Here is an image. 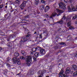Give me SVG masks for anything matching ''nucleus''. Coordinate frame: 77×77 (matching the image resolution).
Here are the masks:
<instances>
[{
	"instance_id": "1",
	"label": "nucleus",
	"mask_w": 77,
	"mask_h": 77,
	"mask_svg": "<svg viewBox=\"0 0 77 77\" xmlns=\"http://www.w3.org/2000/svg\"><path fill=\"white\" fill-rule=\"evenodd\" d=\"M61 1L63 2L64 4L62 2L60 3L59 4V7L61 9L64 10L66 9V7H65L66 4H65L68 3V0H61Z\"/></svg>"
},
{
	"instance_id": "2",
	"label": "nucleus",
	"mask_w": 77,
	"mask_h": 77,
	"mask_svg": "<svg viewBox=\"0 0 77 77\" xmlns=\"http://www.w3.org/2000/svg\"><path fill=\"white\" fill-rule=\"evenodd\" d=\"M30 56H31L26 57L25 60H26L27 62H32V57L34 56V53L33 52H31L30 53Z\"/></svg>"
},
{
	"instance_id": "3",
	"label": "nucleus",
	"mask_w": 77,
	"mask_h": 77,
	"mask_svg": "<svg viewBox=\"0 0 77 77\" xmlns=\"http://www.w3.org/2000/svg\"><path fill=\"white\" fill-rule=\"evenodd\" d=\"M14 63H17V65H20L21 62L20 60V59L17 57H14L12 59Z\"/></svg>"
},
{
	"instance_id": "4",
	"label": "nucleus",
	"mask_w": 77,
	"mask_h": 77,
	"mask_svg": "<svg viewBox=\"0 0 77 77\" xmlns=\"http://www.w3.org/2000/svg\"><path fill=\"white\" fill-rule=\"evenodd\" d=\"M71 70L69 67L66 68V71H65V75H63V77H68V74L70 72Z\"/></svg>"
},
{
	"instance_id": "5",
	"label": "nucleus",
	"mask_w": 77,
	"mask_h": 77,
	"mask_svg": "<svg viewBox=\"0 0 77 77\" xmlns=\"http://www.w3.org/2000/svg\"><path fill=\"white\" fill-rule=\"evenodd\" d=\"M27 1H23L20 7V8H21V10H23L24 8L26 6V3H27Z\"/></svg>"
},
{
	"instance_id": "6",
	"label": "nucleus",
	"mask_w": 77,
	"mask_h": 77,
	"mask_svg": "<svg viewBox=\"0 0 77 77\" xmlns=\"http://www.w3.org/2000/svg\"><path fill=\"white\" fill-rule=\"evenodd\" d=\"M56 15H57V13L55 12L52 13V14L51 15V16L49 17V18L50 19H51H51H53V17H56Z\"/></svg>"
},
{
	"instance_id": "7",
	"label": "nucleus",
	"mask_w": 77,
	"mask_h": 77,
	"mask_svg": "<svg viewBox=\"0 0 77 77\" xmlns=\"http://www.w3.org/2000/svg\"><path fill=\"white\" fill-rule=\"evenodd\" d=\"M40 54L42 56L45 55V51L44 49H42L40 51Z\"/></svg>"
},
{
	"instance_id": "8",
	"label": "nucleus",
	"mask_w": 77,
	"mask_h": 77,
	"mask_svg": "<svg viewBox=\"0 0 77 77\" xmlns=\"http://www.w3.org/2000/svg\"><path fill=\"white\" fill-rule=\"evenodd\" d=\"M65 18H66V17L65 16H63V17L62 18V19L59 21L57 22V23L60 24H63V20H64Z\"/></svg>"
},
{
	"instance_id": "9",
	"label": "nucleus",
	"mask_w": 77,
	"mask_h": 77,
	"mask_svg": "<svg viewBox=\"0 0 77 77\" xmlns=\"http://www.w3.org/2000/svg\"><path fill=\"white\" fill-rule=\"evenodd\" d=\"M66 22H67V25L68 27H69V26H70V25H71V21H70L69 19V18H67L66 19Z\"/></svg>"
},
{
	"instance_id": "10",
	"label": "nucleus",
	"mask_w": 77,
	"mask_h": 77,
	"mask_svg": "<svg viewBox=\"0 0 77 77\" xmlns=\"http://www.w3.org/2000/svg\"><path fill=\"white\" fill-rule=\"evenodd\" d=\"M38 48H39V49H41V47L38 46L37 47H36L35 48H33L32 49V51H33V52H35L36 51V50H38Z\"/></svg>"
},
{
	"instance_id": "11",
	"label": "nucleus",
	"mask_w": 77,
	"mask_h": 77,
	"mask_svg": "<svg viewBox=\"0 0 77 77\" xmlns=\"http://www.w3.org/2000/svg\"><path fill=\"white\" fill-rule=\"evenodd\" d=\"M49 9H50V7L48 6H47L45 7L44 9L45 11L46 12L48 11Z\"/></svg>"
},
{
	"instance_id": "12",
	"label": "nucleus",
	"mask_w": 77,
	"mask_h": 77,
	"mask_svg": "<svg viewBox=\"0 0 77 77\" xmlns=\"http://www.w3.org/2000/svg\"><path fill=\"white\" fill-rule=\"evenodd\" d=\"M72 68L74 71H76L77 69V66L76 65H73Z\"/></svg>"
},
{
	"instance_id": "13",
	"label": "nucleus",
	"mask_w": 77,
	"mask_h": 77,
	"mask_svg": "<svg viewBox=\"0 0 77 77\" xmlns=\"http://www.w3.org/2000/svg\"><path fill=\"white\" fill-rule=\"evenodd\" d=\"M43 33L46 36H47L48 35V32L46 30H43Z\"/></svg>"
},
{
	"instance_id": "14",
	"label": "nucleus",
	"mask_w": 77,
	"mask_h": 77,
	"mask_svg": "<svg viewBox=\"0 0 77 77\" xmlns=\"http://www.w3.org/2000/svg\"><path fill=\"white\" fill-rule=\"evenodd\" d=\"M20 55V54L18 52H16L14 53V56L15 57H18Z\"/></svg>"
},
{
	"instance_id": "15",
	"label": "nucleus",
	"mask_w": 77,
	"mask_h": 77,
	"mask_svg": "<svg viewBox=\"0 0 77 77\" xmlns=\"http://www.w3.org/2000/svg\"><path fill=\"white\" fill-rule=\"evenodd\" d=\"M57 11L58 12L60 13V14H62V13L63 12V11L60 10H59L57 9Z\"/></svg>"
},
{
	"instance_id": "16",
	"label": "nucleus",
	"mask_w": 77,
	"mask_h": 77,
	"mask_svg": "<svg viewBox=\"0 0 77 77\" xmlns=\"http://www.w3.org/2000/svg\"><path fill=\"white\" fill-rule=\"evenodd\" d=\"M45 8V6H44V5H43L40 7V8L41 10H44V9Z\"/></svg>"
},
{
	"instance_id": "17",
	"label": "nucleus",
	"mask_w": 77,
	"mask_h": 77,
	"mask_svg": "<svg viewBox=\"0 0 77 77\" xmlns=\"http://www.w3.org/2000/svg\"><path fill=\"white\" fill-rule=\"evenodd\" d=\"M39 3V0H35V4L36 5H38Z\"/></svg>"
},
{
	"instance_id": "18",
	"label": "nucleus",
	"mask_w": 77,
	"mask_h": 77,
	"mask_svg": "<svg viewBox=\"0 0 77 77\" xmlns=\"http://www.w3.org/2000/svg\"><path fill=\"white\" fill-rule=\"evenodd\" d=\"M75 19L76 20H77V15H75L72 17V20H75Z\"/></svg>"
},
{
	"instance_id": "19",
	"label": "nucleus",
	"mask_w": 77,
	"mask_h": 77,
	"mask_svg": "<svg viewBox=\"0 0 77 77\" xmlns=\"http://www.w3.org/2000/svg\"><path fill=\"white\" fill-rule=\"evenodd\" d=\"M21 53L24 56H26V54H27L25 52V51H22Z\"/></svg>"
},
{
	"instance_id": "20",
	"label": "nucleus",
	"mask_w": 77,
	"mask_h": 77,
	"mask_svg": "<svg viewBox=\"0 0 77 77\" xmlns=\"http://www.w3.org/2000/svg\"><path fill=\"white\" fill-rule=\"evenodd\" d=\"M71 37L69 35L67 38V40L68 41H70V40H71Z\"/></svg>"
},
{
	"instance_id": "21",
	"label": "nucleus",
	"mask_w": 77,
	"mask_h": 77,
	"mask_svg": "<svg viewBox=\"0 0 77 77\" xmlns=\"http://www.w3.org/2000/svg\"><path fill=\"white\" fill-rule=\"evenodd\" d=\"M39 52H36L35 54L34 55L36 57H37L38 56H39Z\"/></svg>"
},
{
	"instance_id": "22",
	"label": "nucleus",
	"mask_w": 77,
	"mask_h": 77,
	"mask_svg": "<svg viewBox=\"0 0 77 77\" xmlns=\"http://www.w3.org/2000/svg\"><path fill=\"white\" fill-rule=\"evenodd\" d=\"M10 71H14L15 70H16V69L14 67L13 68H11L10 69Z\"/></svg>"
},
{
	"instance_id": "23",
	"label": "nucleus",
	"mask_w": 77,
	"mask_h": 77,
	"mask_svg": "<svg viewBox=\"0 0 77 77\" xmlns=\"http://www.w3.org/2000/svg\"><path fill=\"white\" fill-rule=\"evenodd\" d=\"M4 7V4H2L1 5H0V10H2V9Z\"/></svg>"
},
{
	"instance_id": "24",
	"label": "nucleus",
	"mask_w": 77,
	"mask_h": 77,
	"mask_svg": "<svg viewBox=\"0 0 77 77\" xmlns=\"http://www.w3.org/2000/svg\"><path fill=\"white\" fill-rule=\"evenodd\" d=\"M46 72V70H43L42 71V75L43 74H44V73H45V72Z\"/></svg>"
},
{
	"instance_id": "25",
	"label": "nucleus",
	"mask_w": 77,
	"mask_h": 77,
	"mask_svg": "<svg viewBox=\"0 0 77 77\" xmlns=\"http://www.w3.org/2000/svg\"><path fill=\"white\" fill-rule=\"evenodd\" d=\"M23 42H26V41H27V38L24 37H23Z\"/></svg>"
},
{
	"instance_id": "26",
	"label": "nucleus",
	"mask_w": 77,
	"mask_h": 77,
	"mask_svg": "<svg viewBox=\"0 0 77 77\" xmlns=\"http://www.w3.org/2000/svg\"><path fill=\"white\" fill-rule=\"evenodd\" d=\"M63 72H64L63 70L62 69H61L59 74V75H62V74Z\"/></svg>"
},
{
	"instance_id": "27",
	"label": "nucleus",
	"mask_w": 77,
	"mask_h": 77,
	"mask_svg": "<svg viewBox=\"0 0 77 77\" xmlns=\"http://www.w3.org/2000/svg\"><path fill=\"white\" fill-rule=\"evenodd\" d=\"M60 45H64V46H65V45H66V44H65V43L63 42H62L60 43Z\"/></svg>"
},
{
	"instance_id": "28",
	"label": "nucleus",
	"mask_w": 77,
	"mask_h": 77,
	"mask_svg": "<svg viewBox=\"0 0 77 77\" xmlns=\"http://www.w3.org/2000/svg\"><path fill=\"white\" fill-rule=\"evenodd\" d=\"M8 46L9 47H11V46H12V44H11V43H8Z\"/></svg>"
},
{
	"instance_id": "29",
	"label": "nucleus",
	"mask_w": 77,
	"mask_h": 77,
	"mask_svg": "<svg viewBox=\"0 0 77 77\" xmlns=\"http://www.w3.org/2000/svg\"><path fill=\"white\" fill-rule=\"evenodd\" d=\"M7 61L8 62H9L10 60H11V58L10 57H8L7 59Z\"/></svg>"
},
{
	"instance_id": "30",
	"label": "nucleus",
	"mask_w": 77,
	"mask_h": 77,
	"mask_svg": "<svg viewBox=\"0 0 77 77\" xmlns=\"http://www.w3.org/2000/svg\"><path fill=\"white\" fill-rule=\"evenodd\" d=\"M41 3H43L44 4H45V1L44 0H41Z\"/></svg>"
},
{
	"instance_id": "31",
	"label": "nucleus",
	"mask_w": 77,
	"mask_h": 77,
	"mask_svg": "<svg viewBox=\"0 0 77 77\" xmlns=\"http://www.w3.org/2000/svg\"><path fill=\"white\" fill-rule=\"evenodd\" d=\"M20 0H17L15 1V3H20Z\"/></svg>"
},
{
	"instance_id": "32",
	"label": "nucleus",
	"mask_w": 77,
	"mask_h": 77,
	"mask_svg": "<svg viewBox=\"0 0 77 77\" xmlns=\"http://www.w3.org/2000/svg\"><path fill=\"white\" fill-rule=\"evenodd\" d=\"M58 32H60V33H61V32H62L63 31L61 29H60L59 30H58Z\"/></svg>"
},
{
	"instance_id": "33",
	"label": "nucleus",
	"mask_w": 77,
	"mask_h": 77,
	"mask_svg": "<svg viewBox=\"0 0 77 77\" xmlns=\"http://www.w3.org/2000/svg\"><path fill=\"white\" fill-rule=\"evenodd\" d=\"M16 11H17V9H15V10H12L11 11V12H14V14L15 13V12H16Z\"/></svg>"
},
{
	"instance_id": "34",
	"label": "nucleus",
	"mask_w": 77,
	"mask_h": 77,
	"mask_svg": "<svg viewBox=\"0 0 77 77\" xmlns=\"http://www.w3.org/2000/svg\"><path fill=\"white\" fill-rule=\"evenodd\" d=\"M20 59H23V60H24V59H25V58L23 56L20 57Z\"/></svg>"
},
{
	"instance_id": "35",
	"label": "nucleus",
	"mask_w": 77,
	"mask_h": 77,
	"mask_svg": "<svg viewBox=\"0 0 77 77\" xmlns=\"http://www.w3.org/2000/svg\"><path fill=\"white\" fill-rule=\"evenodd\" d=\"M74 27L72 26H70L69 27V29H70V30H72V29H74Z\"/></svg>"
},
{
	"instance_id": "36",
	"label": "nucleus",
	"mask_w": 77,
	"mask_h": 77,
	"mask_svg": "<svg viewBox=\"0 0 77 77\" xmlns=\"http://www.w3.org/2000/svg\"><path fill=\"white\" fill-rule=\"evenodd\" d=\"M20 42H24V39L23 38V37L21 38V39Z\"/></svg>"
},
{
	"instance_id": "37",
	"label": "nucleus",
	"mask_w": 77,
	"mask_h": 77,
	"mask_svg": "<svg viewBox=\"0 0 77 77\" xmlns=\"http://www.w3.org/2000/svg\"><path fill=\"white\" fill-rule=\"evenodd\" d=\"M4 72L5 73V74H6V73H7V72H8V70H7V69H5L4 70Z\"/></svg>"
},
{
	"instance_id": "38",
	"label": "nucleus",
	"mask_w": 77,
	"mask_h": 77,
	"mask_svg": "<svg viewBox=\"0 0 77 77\" xmlns=\"http://www.w3.org/2000/svg\"><path fill=\"white\" fill-rule=\"evenodd\" d=\"M30 34H28L26 36V38H29V37L30 36Z\"/></svg>"
},
{
	"instance_id": "39",
	"label": "nucleus",
	"mask_w": 77,
	"mask_h": 77,
	"mask_svg": "<svg viewBox=\"0 0 77 77\" xmlns=\"http://www.w3.org/2000/svg\"><path fill=\"white\" fill-rule=\"evenodd\" d=\"M14 37V36L13 35H12L10 36V38H13Z\"/></svg>"
},
{
	"instance_id": "40",
	"label": "nucleus",
	"mask_w": 77,
	"mask_h": 77,
	"mask_svg": "<svg viewBox=\"0 0 77 77\" xmlns=\"http://www.w3.org/2000/svg\"><path fill=\"white\" fill-rule=\"evenodd\" d=\"M33 59L34 60H35V61H36V58L35 57H33Z\"/></svg>"
},
{
	"instance_id": "41",
	"label": "nucleus",
	"mask_w": 77,
	"mask_h": 77,
	"mask_svg": "<svg viewBox=\"0 0 77 77\" xmlns=\"http://www.w3.org/2000/svg\"><path fill=\"white\" fill-rule=\"evenodd\" d=\"M7 66H8V67H10V66H11V65H10V64L8 63L7 64Z\"/></svg>"
},
{
	"instance_id": "42",
	"label": "nucleus",
	"mask_w": 77,
	"mask_h": 77,
	"mask_svg": "<svg viewBox=\"0 0 77 77\" xmlns=\"http://www.w3.org/2000/svg\"><path fill=\"white\" fill-rule=\"evenodd\" d=\"M29 16L28 15L26 16V17H25V18H29Z\"/></svg>"
},
{
	"instance_id": "43",
	"label": "nucleus",
	"mask_w": 77,
	"mask_h": 77,
	"mask_svg": "<svg viewBox=\"0 0 77 77\" xmlns=\"http://www.w3.org/2000/svg\"><path fill=\"white\" fill-rule=\"evenodd\" d=\"M58 48V47H57V46H55V50H57V49Z\"/></svg>"
},
{
	"instance_id": "44",
	"label": "nucleus",
	"mask_w": 77,
	"mask_h": 77,
	"mask_svg": "<svg viewBox=\"0 0 77 77\" xmlns=\"http://www.w3.org/2000/svg\"><path fill=\"white\" fill-rule=\"evenodd\" d=\"M2 48L0 47V52H1L2 51Z\"/></svg>"
},
{
	"instance_id": "45",
	"label": "nucleus",
	"mask_w": 77,
	"mask_h": 77,
	"mask_svg": "<svg viewBox=\"0 0 77 77\" xmlns=\"http://www.w3.org/2000/svg\"><path fill=\"white\" fill-rule=\"evenodd\" d=\"M40 38H42V36H41V35H40Z\"/></svg>"
},
{
	"instance_id": "46",
	"label": "nucleus",
	"mask_w": 77,
	"mask_h": 77,
	"mask_svg": "<svg viewBox=\"0 0 77 77\" xmlns=\"http://www.w3.org/2000/svg\"><path fill=\"white\" fill-rule=\"evenodd\" d=\"M49 2H53V1H52V0H49Z\"/></svg>"
},
{
	"instance_id": "47",
	"label": "nucleus",
	"mask_w": 77,
	"mask_h": 77,
	"mask_svg": "<svg viewBox=\"0 0 77 77\" xmlns=\"http://www.w3.org/2000/svg\"><path fill=\"white\" fill-rule=\"evenodd\" d=\"M70 2H73V1H74V0H69Z\"/></svg>"
},
{
	"instance_id": "48",
	"label": "nucleus",
	"mask_w": 77,
	"mask_h": 77,
	"mask_svg": "<svg viewBox=\"0 0 77 77\" xmlns=\"http://www.w3.org/2000/svg\"><path fill=\"white\" fill-rule=\"evenodd\" d=\"M59 15H60V14H58L57 15V16H59Z\"/></svg>"
},
{
	"instance_id": "49",
	"label": "nucleus",
	"mask_w": 77,
	"mask_h": 77,
	"mask_svg": "<svg viewBox=\"0 0 77 77\" xmlns=\"http://www.w3.org/2000/svg\"><path fill=\"white\" fill-rule=\"evenodd\" d=\"M75 23L76 24H77V21L75 22Z\"/></svg>"
},
{
	"instance_id": "50",
	"label": "nucleus",
	"mask_w": 77,
	"mask_h": 77,
	"mask_svg": "<svg viewBox=\"0 0 77 77\" xmlns=\"http://www.w3.org/2000/svg\"><path fill=\"white\" fill-rule=\"evenodd\" d=\"M2 3V0H0V4Z\"/></svg>"
},
{
	"instance_id": "51",
	"label": "nucleus",
	"mask_w": 77,
	"mask_h": 77,
	"mask_svg": "<svg viewBox=\"0 0 77 77\" xmlns=\"http://www.w3.org/2000/svg\"><path fill=\"white\" fill-rule=\"evenodd\" d=\"M36 32H34V34H36Z\"/></svg>"
},
{
	"instance_id": "52",
	"label": "nucleus",
	"mask_w": 77,
	"mask_h": 77,
	"mask_svg": "<svg viewBox=\"0 0 77 77\" xmlns=\"http://www.w3.org/2000/svg\"><path fill=\"white\" fill-rule=\"evenodd\" d=\"M7 7H8V6H5V8H7Z\"/></svg>"
},
{
	"instance_id": "53",
	"label": "nucleus",
	"mask_w": 77,
	"mask_h": 77,
	"mask_svg": "<svg viewBox=\"0 0 77 77\" xmlns=\"http://www.w3.org/2000/svg\"><path fill=\"white\" fill-rule=\"evenodd\" d=\"M77 39V37L75 38V39Z\"/></svg>"
},
{
	"instance_id": "54",
	"label": "nucleus",
	"mask_w": 77,
	"mask_h": 77,
	"mask_svg": "<svg viewBox=\"0 0 77 77\" xmlns=\"http://www.w3.org/2000/svg\"><path fill=\"white\" fill-rule=\"evenodd\" d=\"M38 77H42V76H41V75H40L38 76Z\"/></svg>"
},
{
	"instance_id": "55",
	"label": "nucleus",
	"mask_w": 77,
	"mask_h": 77,
	"mask_svg": "<svg viewBox=\"0 0 77 77\" xmlns=\"http://www.w3.org/2000/svg\"><path fill=\"white\" fill-rule=\"evenodd\" d=\"M59 77H62V75H60V76H59Z\"/></svg>"
},
{
	"instance_id": "56",
	"label": "nucleus",
	"mask_w": 77,
	"mask_h": 77,
	"mask_svg": "<svg viewBox=\"0 0 77 77\" xmlns=\"http://www.w3.org/2000/svg\"><path fill=\"white\" fill-rule=\"evenodd\" d=\"M44 21H46V19H44Z\"/></svg>"
},
{
	"instance_id": "57",
	"label": "nucleus",
	"mask_w": 77,
	"mask_h": 77,
	"mask_svg": "<svg viewBox=\"0 0 77 77\" xmlns=\"http://www.w3.org/2000/svg\"><path fill=\"white\" fill-rule=\"evenodd\" d=\"M7 41H9V39H8H8H7Z\"/></svg>"
},
{
	"instance_id": "58",
	"label": "nucleus",
	"mask_w": 77,
	"mask_h": 77,
	"mask_svg": "<svg viewBox=\"0 0 77 77\" xmlns=\"http://www.w3.org/2000/svg\"><path fill=\"white\" fill-rule=\"evenodd\" d=\"M46 16H47V17H48V15H46Z\"/></svg>"
},
{
	"instance_id": "59",
	"label": "nucleus",
	"mask_w": 77,
	"mask_h": 77,
	"mask_svg": "<svg viewBox=\"0 0 77 77\" xmlns=\"http://www.w3.org/2000/svg\"><path fill=\"white\" fill-rule=\"evenodd\" d=\"M17 75H20V73L17 74Z\"/></svg>"
},
{
	"instance_id": "60",
	"label": "nucleus",
	"mask_w": 77,
	"mask_h": 77,
	"mask_svg": "<svg viewBox=\"0 0 77 77\" xmlns=\"http://www.w3.org/2000/svg\"><path fill=\"white\" fill-rule=\"evenodd\" d=\"M11 9H12V7H11Z\"/></svg>"
},
{
	"instance_id": "61",
	"label": "nucleus",
	"mask_w": 77,
	"mask_h": 77,
	"mask_svg": "<svg viewBox=\"0 0 77 77\" xmlns=\"http://www.w3.org/2000/svg\"><path fill=\"white\" fill-rule=\"evenodd\" d=\"M6 5H8V3H6Z\"/></svg>"
},
{
	"instance_id": "62",
	"label": "nucleus",
	"mask_w": 77,
	"mask_h": 77,
	"mask_svg": "<svg viewBox=\"0 0 77 77\" xmlns=\"http://www.w3.org/2000/svg\"><path fill=\"white\" fill-rule=\"evenodd\" d=\"M25 11H26V10H25Z\"/></svg>"
},
{
	"instance_id": "63",
	"label": "nucleus",
	"mask_w": 77,
	"mask_h": 77,
	"mask_svg": "<svg viewBox=\"0 0 77 77\" xmlns=\"http://www.w3.org/2000/svg\"><path fill=\"white\" fill-rule=\"evenodd\" d=\"M30 72H28V73H29Z\"/></svg>"
},
{
	"instance_id": "64",
	"label": "nucleus",
	"mask_w": 77,
	"mask_h": 77,
	"mask_svg": "<svg viewBox=\"0 0 77 77\" xmlns=\"http://www.w3.org/2000/svg\"><path fill=\"white\" fill-rule=\"evenodd\" d=\"M59 51H60V50Z\"/></svg>"
}]
</instances>
